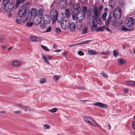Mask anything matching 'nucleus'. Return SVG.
<instances>
[{
    "instance_id": "nucleus-24",
    "label": "nucleus",
    "mask_w": 135,
    "mask_h": 135,
    "mask_svg": "<svg viewBox=\"0 0 135 135\" xmlns=\"http://www.w3.org/2000/svg\"><path fill=\"white\" fill-rule=\"evenodd\" d=\"M88 53L90 55H94L97 54L96 51L90 50H88Z\"/></svg>"
},
{
    "instance_id": "nucleus-38",
    "label": "nucleus",
    "mask_w": 135,
    "mask_h": 135,
    "mask_svg": "<svg viewBox=\"0 0 135 135\" xmlns=\"http://www.w3.org/2000/svg\"><path fill=\"white\" fill-rule=\"evenodd\" d=\"M101 75L104 77L106 78H108V76L107 74L105 73L102 72L101 74Z\"/></svg>"
},
{
    "instance_id": "nucleus-51",
    "label": "nucleus",
    "mask_w": 135,
    "mask_h": 135,
    "mask_svg": "<svg viewBox=\"0 0 135 135\" xmlns=\"http://www.w3.org/2000/svg\"><path fill=\"white\" fill-rule=\"evenodd\" d=\"M46 25L45 23L42 24L41 25V28H44L45 27Z\"/></svg>"
},
{
    "instance_id": "nucleus-29",
    "label": "nucleus",
    "mask_w": 135,
    "mask_h": 135,
    "mask_svg": "<svg viewBox=\"0 0 135 135\" xmlns=\"http://www.w3.org/2000/svg\"><path fill=\"white\" fill-rule=\"evenodd\" d=\"M133 81H128L126 82V83L127 85L133 86Z\"/></svg>"
},
{
    "instance_id": "nucleus-32",
    "label": "nucleus",
    "mask_w": 135,
    "mask_h": 135,
    "mask_svg": "<svg viewBox=\"0 0 135 135\" xmlns=\"http://www.w3.org/2000/svg\"><path fill=\"white\" fill-rule=\"evenodd\" d=\"M120 30L125 31L128 30V29L124 26H121L120 28Z\"/></svg>"
},
{
    "instance_id": "nucleus-56",
    "label": "nucleus",
    "mask_w": 135,
    "mask_h": 135,
    "mask_svg": "<svg viewBox=\"0 0 135 135\" xmlns=\"http://www.w3.org/2000/svg\"><path fill=\"white\" fill-rule=\"evenodd\" d=\"M128 89L127 88H125L124 89V91L126 93H127L128 91Z\"/></svg>"
},
{
    "instance_id": "nucleus-59",
    "label": "nucleus",
    "mask_w": 135,
    "mask_h": 135,
    "mask_svg": "<svg viewBox=\"0 0 135 135\" xmlns=\"http://www.w3.org/2000/svg\"><path fill=\"white\" fill-rule=\"evenodd\" d=\"M108 127H109V130H110V129L111 128V127L110 126V124L109 123H108Z\"/></svg>"
},
{
    "instance_id": "nucleus-62",
    "label": "nucleus",
    "mask_w": 135,
    "mask_h": 135,
    "mask_svg": "<svg viewBox=\"0 0 135 135\" xmlns=\"http://www.w3.org/2000/svg\"><path fill=\"white\" fill-rule=\"evenodd\" d=\"M133 86H135V81H133Z\"/></svg>"
},
{
    "instance_id": "nucleus-14",
    "label": "nucleus",
    "mask_w": 135,
    "mask_h": 135,
    "mask_svg": "<svg viewBox=\"0 0 135 135\" xmlns=\"http://www.w3.org/2000/svg\"><path fill=\"white\" fill-rule=\"evenodd\" d=\"M37 10L35 8H32L31 10V15L32 16H37Z\"/></svg>"
},
{
    "instance_id": "nucleus-20",
    "label": "nucleus",
    "mask_w": 135,
    "mask_h": 135,
    "mask_svg": "<svg viewBox=\"0 0 135 135\" xmlns=\"http://www.w3.org/2000/svg\"><path fill=\"white\" fill-rule=\"evenodd\" d=\"M65 15L66 17H69L70 15V10L69 9H66L65 12Z\"/></svg>"
},
{
    "instance_id": "nucleus-49",
    "label": "nucleus",
    "mask_w": 135,
    "mask_h": 135,
    "mask_svg": "<svg viewBox=\"0 0 135 135\" xmlns=\"http://www.w3.org/2000/svg\"><path fill=\"white\" fill-rule=\"evenodd\" d=\"M13 112L16 114H20L21 113V112L19 110L15 111Z\"/></svg>"
},
{
    "instance_id": "nucleus-39",
    "label": "nucleus",
    "mask_w": 135,
    "mask_h": 135,
    "mask_svg": "<svg viewBox=\"0 0 135 135\" xmlns=\"http://www.w3.org/2000/svg\"><path fill=\"white\" fill-rule=\"evenodd\" d=\"M113 1V0H110L109 1L110 6L111 7H113L114 6V3H112Z\"/></svg>"
},
{
    "instance_id": "nucleus-27",
    "label": "nucleus",
    "mask_w": 135,
    "mask_h": 135,
    "mask_svg": "<svg viewBox=\"0 0 135 135\" xmlns=\"http://www.w3.org/2000/svg\"><path fill=\"white\" fill-rule=\"evenodd\" d=\"M58 0H54L52 4H51V7H52V6H57V2Z\"/></svg>"
},
{
    "instance_id": "nucleus-3",
    "label": "nucleus",
    "mask_w": 135,
    "mask_h": 135,
    "mask_svg": "<svg viewBox=\"0 0 135 135\" xmlns=\"http://www.w3.org/2000/svg\"><path fill=\"white\" fill-rule=\"evenodd\" d=\"M63 18H62L61 20H58L57 22L58 23H61V27L63 29H66L68 28L69 27L70 22L68 20H62Z\"/></svg>"
},
{
    "instance_id": "nucleus-2",
    "label": "nucleus",
    "mask_w": 135,
    "mask_h": 135,
    "mask_svg": "<svg viewBox=\"0 0 135 135\" xmlns=\"http://www.w3.org/2000/svg\"><path fill=\"white\" fill-rule=\"evenodd\" d=\"M83 118L85 122L89 124L94 127H98L96 122L91 117L88 116H84L83 117Z\"/></svg>"
},
{
    "instance_id": "nucleus-30",
    "label": "nucleus",
    "mask_w": 135,
    "mask_h": 135,
    "mask_svg": "<svg viewBox=\"0 0 135 135\" xmlns=\"http://www.w3.org/2000/svg\"><path fill=\"white\" fill-rule=\"evenodd\" d=\"M104 30V28L103 26H102L98 28L96 30V31L99 32L102 31Z\"/></svg>"
},
{
    "instance_id": "nucleus-7",
    "label": "nucleus",
    "mask_w": 135,
    "mask_h": 135,
    "mask_svg": "<svg viewBox=\"0 0 135 135\" xmlns=\"http://www.w3.org/2000/svg\"><path fill=\"white\" fill-rule=\"evenodd\" d=\"M121 11L120 10L117 9L115 10L113 12V16L116 20L120 18L121 16Z\"/></svg>"
},
{
    "instance_id": "nucleus-50",
    "label": "nucleus",
    "mask_w": 135,
    "mask_h": 135,
    "mask_svg": "<svg viewBox=\"0 0 135 135\" xmlns=\"http://www.w3.org/2000/svg\"><path fill=\"white\" fill-rule=\"evenodd\" d=\"M51 27L50 26H49V28L45 31L46 32H49L51 31Z\"/></svg>"
},
{
    "instance_id": "nucleus-21",
    "label": "nucleus",
    "mask_w": 135,
    "mask_h": 135,
    "mask_svg": "<svg viewBox=\"0 0 135 135\" xmlns=\"http://www.w3.org/2000/svg\"><path fill=\"white\" fill-rule=\"evenodd\" d=\"M73 9L75 10H77L80 7V5L79 4H74L73 6Z\"/></svg>"
},
{
    "instance_id": "nucleus-12",
    "label": "nucleus",
    "mask_w": 135,
    "mask_h": 135,
    "mask_svg": "<svg viewBox=\"0 0 135 135\" xmlns=\"http://www.w3.org/2000/svg\"><path fill=\"white\" fill-rule=\"evenodd\" d=\"M42 58L45 60V62L48 64H49V61H48L47 60H50L52 58V56L48 55L45 56L44 55H42Z\"/></svg>"
},
{
    "instance_id": "nucleus-10",
    "label": "nucleus",
    "mask_w": 135,
    "mask_h": 135,
    "mask_svg": "<svg viewBox=\"0 0 135 135\" xmlns=\"http://www.w3.org/2000/svg\"><path fill=\"white\" fill-rule=\"evenodd\" d=\"M58 4L60 8H65L67 6V2L66 0H60Z\"/></svg>"
},
{
    "instance_id": "nucleus-13",
    "label": "nucleus",
    "mask_w": 135,
    "mask_h": 135,
    "mask_svg": "<svg viewBox=\"0 0 135 135\" xmlns=\"http://www.w3.org/2000/svg\"><path fill=\"white\" fill-rule=\"evenodd\" d=\"M94 105L98 106L102 108H106L107 107V105L105 104L100 102H96L94 103Z\"/></svg>"
},
{
    "instance_id": "nucleus-47",
    "label": "nucleus",
    "mask_w": 135,
    "mask_h": 135,
    "mask_svg": "<svg viewBox=\"0 0 135 135\" xmlns=\"http://www.w3.org/2000/svg\"><path fill=\"white\" fill-rule=\"evenodd\" d=\"M16 22L17 23L21 25L22 24V22H21L20 20H19L18 19H17L16 20Z\"/></svg>"
},
{
    "instance_id": "nucleus-5",
    "label": "nucleus",
    "mask_w": 135,
    "mask_h": 135,
    "mask_svg": "<svg viewBox=\"0 0 135 135\" xmlns=\"http://www.w3.org/2000/svg\"><path fill=\"white\" fill-rule=\"evenodd\" d=\"M134 22V19L133 17L127 18L126 19V23L127 27L129 28L132 27L133 25Z\"/></svg>"
},
{
    "instance_id": "nucleus-15",
    "label": "nucleus",
    "mask_w": 135,
    "mask_h": 135,
    "mask_svg": "<svg viewBox=\"0 0 135 135\" xmlns=\"http://www.w3.org/2000/svg\"><path fill=\"white\" fill-rule=\"evenodd\" d=\"M91 41L90 40H86L84 41H83V42H81L80 43L78 44H72L71 45H70V47H74L76 45H83L85 44H87L89 42H90Z\"/></svg>"
},
{
    "instance_id": "nucleus-28",
    "label": "nucleus",
    "mask_w": 135,
    "mask_h": 135,
    "mask_svg": "<svg viewBox=\"0 0 135 135\" xmlns=\"http://www.w3.org/2000/svg\"><path fill=\"white\" fill-rule=\"evenodd\" d=\"M107 13L106 12H104L102 15V18L103 21H105L106 17L107 16Z\"/></svg>"
},
{
    "instance_id": "nucleus-17",
    "label": "nucleus",
    "mask_w": 135,
    "mask_h": 135,
    "mask_svg": "<svg viewBox=\"0 0 135 135\" xmlns=\"http://www.w3.org/2000/svg\"><path fill=\"white\" fill-rule=\"evenodd\" d=\"M30 39L33 41H38L40 40V38L34 36H30Z\"/></svg>"
},
{
    "instance_id": "nucleus-37",
    "label": "nucleus",
    "mask_w": 135,
    "mask_h": 135,
    "mask_svg": "<svg viewBox=\"0 0 135 135\" xmlns=\"http://www.w3.org/2000/svg\"><path fill=\"white\" fill-rule=\"evenodd\" d=\"M113 55L115 57H117L118 55V53L116 50H114L113 51Z\"/></svg>"
},
{
    "instance_id": "nucleus-9",
    "label": "nucleus",
    "mask_w": 135,
    "mask_h": 135,
    "mask_svg": "<svg viewBox=\"0 0 135 135\" xmlns=\"http://www.w3.org/2000/svg\"><path fill=\"white\" fill-rule=\"evenodd\" d=\"M102 10V8L95 7L94 9V12L95 18H97L100 14V12Z\"/></svg>"
},
{
    "instance_id": "nucleus-6",
    "label": "nucleus",
    "mask_w": 135,
    "mask_h": 135,
    "mask_svg": "<svg viewBox=\"0 0 135 135\" xmlns=\"http://www.w3.org/2000/svg\"><path fill=\"white\" fill-rule=\"evenodd\" d=\"M50 14L52 16L53 22H55L58 18V13L57 11L55 9H53L51 11Z\"/></svg>"
},
{
    "instance_id": "nucleus-23",
    "label": "nucleus",
    "mask_w": 135,
    "mask_h": 135,
    "mask_svg": "<svg viewBox=\"0 0 135 135\" xmlns=\"http://www.w3.org/2000/svg\"><path fill=\"white\" fill-rule=\"evenodd\" d=\"M21 64V62L18 61H15L12 63V65L15 66H19Z\"/></svg>"
},
{
    "instance_id": "nucleus-44",
    "label": "nucleus",
    "mask_w": 135,
    "mask_h": 135,
    "mask_svg": "<svg viewBox=\"0 0 135 135\" xmlns=\"http://www.w3.org/2000/svg\"><path fill=\"white\" fill-rule=\"evenodd\" d=\"M87 32V29L86 28H85L84 29H83V34H85Z\"/></svg>"
},
{
    "instance_id": "nucleus-63",
    "label": "nucleus",
    "mask_w": 135,
    "mask_h": 135,
    "mask_svg": "<svg viewBox=\"0 0 135 135\" xmlns=\"http://www.w3.org/2000/svg\"><path fill=\"white\" fill-rule=\"evenodd\" d=\"M84 1V3H86L88 2V0H83Z\"/></svg>"
},
{
    "instance_id": "nucleus-41",
    "label": "nucleus",
    "mask_w": 135,
    "mask_h": 135,
    "mask_svg": "<svg viewBox=\"0 0 135 135\" xmlns=\"http://www.w3.org/2000/svg\"><path fill=\"white\" fill-rule=\"evenodd\" d=\"M110 20V17H109L108 18L107 20L105 21V23L107 25H108L109 24V21Z\"/></svg>"
},
{
    "instance_id": "nucleus-1",
    "label": "nucleus",
    "mask_w": 135,
    "mask_h": 135,
    "mask_svg": "<svg viewBox=\"0 0 135 135\" xmlns=\"http://www.w3.org/2000/svg\"><path fill=\"white\" fill-rule=\"evenodd\" d=\"M29 4V3H25L23 6L20 7L18 11V15L23 23L26 22L28 20V15L25 6Z\"/></svg>"
},
{
    "instance_id": "nucleus-11",
    "label": "nucleus",
    "mask_w": 135,
    "mask_h": 135,
    "mask_svg": "<svg viewBox=\"0 0 135 135\" xmlns=\"http://www.w3.org/2000/svg\"><path fill=\"white\" fill-rule=\"evenodd\" d=\"M42 19V17H41L40 16H37V17L34 19V21L35 22V23L36 25H37L41 23Z\"/></svg>"
},
{
    "instance_id": "nucleus-45",
    "label": "nucleus",
    "mask_w": 135,
    "mask_h": 135,
    "mask_svg": "<svg viewBox=\"0 0 135 135\" xmlns=\"http://www.w3.org/2000/svg\"><path fill=\"white\" fill-rule=\"evenodd\" d=\"M55 31L56 32H61L60 29L59 27L56 28L55 30Z\"/></svg>"
},
{
    "instance_id": "nucleus-22",
    "label": "nucleus",
    "mask_w": 135,
    "mask_h": 135,
    "mask_svg": "<svg viewBox=\"0 0 135 135\" xmlns=\"http://www.w3.org/2000/svg\"><path fill=\"white\" fill-rule=\"evenodd\" d=\"M77 14L74 11H73L71 13V15L73 19V20H75L77 19Z\"/></svg>"
},
{
    "instance_id": "nucleus-8",
    "label": "nucleus",
    "mask_w": 135,
    "mask_h": 135,
    "mask_svg": "<svg viewBox=\"0 0 135 135\" xmlns=\"http://www.w3.org/2000/svg\"><path fill=\"white\" fill-rule=\"evenodd\" d=\"M77 20L79 21H81L84 18L85 15L84 12H78L77 13Z\"/></svg>"
},
{
    "instance_id": "nucleus-31",
    "label": "nucleus",
    "mask_w": 135,
    "mask_h": 135,
    "mask_svg": "<svg viewBox=\"0 0 135 135\" xmlns=\"http://www.w3.org/2000/svg\"><path fill=\"white\" fill-rule=\"evenodd\" d=\"M10 1V0H3L2 2L4 6L7 4V3H9V2H11Z\"/></svg>"
},
{
    "instance_id": "nucleus-19",
    "label": "nucleus",
    "mask_w": 135,
    "mask_h": 135,
    "mask_svg": "<svg viewBox=\"0 0 135 135\" xmlns=\"http://www.w3.org/2000/svg\"><path fill=\"white\" fill-rule=\"evenodd\" d=\"M44 11L43 9L40 8L38 11L37 16H39L41 17H42L43 16Z\"/></svg>"
},
{
    "instance_id": "nucleus-43",
    "label": "nucleus",
    "mask_w": 135,
    "mask_h": 135,
    "mask_svg": "<svg viewBox=\"0 0 135 135\" xmlns=\"http://www.w3.org/2000/svg\"><path fill=\"white\" fill-rule=\"evenodd\" d=\"M54 78H55V80H57L59 79L60 78V76L59 75H55L54 76Z\"/></svg>"
},
{
    "instance_id": "nucleus-34",
    "label": "nucleus",
    "mask_w": 135,
    "mask_h": 135,
    "mask_svg": "<svg viewBox=\"0 0 135 135\" xmlns=\"http://www.w3.org/2000/svg\"><path fill=\"white\" fill-rule=\"evenodd\" d=\"M41 47L44 50H45L46 51H49V49L46 46L41 45Z\"/></svg>"
},
{
    "instance_id": "nucleus-42",
    "label": "nucleus",
    "mask_w": 135,
    "mask_h": 135,
    "mask_svg": "<svg viewBox=\"0 0 135 135\" xmlns=\"http://www.w3.org/2000/svg\"><path fill=\"white\" fill-rule=\"evenodd\" d=\"M17 106L18 107H19L20 108L23 109H24L25 107L23 105L21 104H17Z\"/></svg>"
},
{
    "instance_id": "nucleus-33",
    "label": "nucleus",
    "mask_w": 135,
    "mask_h": 135,
    "mask_svg": "<svg viewBox=\"0 0 135 135\" xmlns=\"http://www.w3.org/2000/svg\"><path fill=\"white\" fill-rule=\"evenodd\" d=\"M57 110V109L56 108H54L49 110V111L52 113L56 112Z\"/></svg>"
},
{
    "instance_id": "nucleus-58",
    "label": "nucleus",
    "mask_w": 135,
    "mask_h": 135,
    "mask_svg": "<svg viewBox=\"0 0 135 135\" xmlns=\"http://www.w3.org/2000/svg\"><path fill=\"white\" fill-rule=\"evenodd\" d=\"M104 27L105 29H108V25H105L104 27Z\"/></svg>"
},
{
    "instance_id": "nucleus-52",
    "label": "nucleus",
    "mask_w": 135,
    "mask_h": 135,
    "mask_svg": "<svg viewBox=\"0 0 135 135\" xmlns=\"http://www.w3.org/2000/svg\"><path fill=\"white\" fill-rule=\"evenodd\" d=\"M4 40V37L3 36H1L0 37V41L1 42H3Z\"/></svg>"
},
{
    "instance_id": "nucleus-54",
    "label": "nucleus",
    "mask_w": 135,
    "mask_h": 135,
    "mask_svg": "<svg viewBox=\"0 0 135 135\" xmlns=\"http://www.w3.org/2000/svg\"><path fill=\"white\" fill-rule=\"evenodd\" d=\"M68 51H66L65 52H63L62 54V55L63 56H65L66 55H67L68 54Z\"/></svg>"
},
{
    "instance_id": "nucleus-36",
    "label": "nucleus",
    "mask_w": 135,
    "mask_h": 135,
    "mask_svg": "<svg viewBox=\"0 0 135 135\" xmlns=\"http://www.w3.org/2000/svg\"><path fill=\"white\" fill-rule=\"evenodd\" d=\"M33 25L32 22H28L26 24V26L28 27H30Z\"/></svg>"
},
{
    "instance_id": "nucleus-64",
    "label": "nucleus",
    "mask_w": 135,
    "mask_h": 135,
    "mask_svg": "<svg viewBox=\"0 0 135 135\" xmlns=\"http://www.w3.org/2000/svg\"><path fill=\"white\" fill-rule=\"evenodd\" d=\"M2 47L4 49H5L6 48V46H3Z\"/></svg>"
},
{
    "instance_id": "nucleus-40",
    "label": "nucleus",
    "mask_w": 135,
    "mask_h": 135,
    "mask_svg": "<svg viewBox=\"0 0 135 135\" xmlns=\"http://www.w3.org/2000/svg\"><path fill=\"white\" fill-rule=\"evenodd\" d=\"M78 54L80 56H83L84 55V53L81 51H80L78 52Z\"/></svg>"
},
{
    "instance_id": "nucleus-4",
    "label": "nucleus",
    "mask_w": 135,
    "mask_h": 135,
    "mask_svg": "<svg viewBox=\"0 0 135 135\" xmlns=\"http://www.w3.org/2000/svg\"><path fill=\"white\" fill-rule=\"evenodd\" d=\"M14 7V3L11 2L4 6V8L6 11L9 12L13 10Z\"/></svg>"
},
{
    "instance_id": "nucleus-16",
    "label": "nucleus",
    "mask_w": 135,
    "mask_h": 135,
    "mask_svg": "<svg viewBox=\"0 0 135 135\" xmlns=\"http://www.w3.org/2000/svg\"><path fill=\"white\" fill-rule=\"evenodd\" d=\"M69 27L70 31L71 32H73L75 29V25L74 22H72L71 24H70Z\"/></svg>"
},
{
    "instance_id": "nucleus-61",
    "label": "nucleus",
    "mask_w": 135,
    "mask_h": 135,
    "mask_svg": "<svg viewBox=\"0 0 135 135\" xmlns=\"http://www.w3.org/2000/svg\"><path fill=\"white\" fill-rule=\"evenodd\" d=\"M61 51V50H55V52H58L60 51Z\"/></svg>"
},
{
    "instance_id": "nucleus-48",
    "label": "nucleus",
    "mask_w": 135,
    "mask_h": 135,
    "mask_svg": "<svg viewBox=\"0 0 135 135\" xmlns=\"http://www.w3.org/2000/svg\"><path fill=\"white\" fill-rule=\"evenodd\" d=\"M40 82L41 83H45L46 81V80L44 79H42L40 80Z\"/></svg>"
},
{
    "instance_id": "nucleus-55",
    "label": "nucleus",
    "mask_w": 135,
    "mask_h": 135,
    "mask_svg": "<svg viewBox=\"0 0 135 135\" xmlns=\"http://www.w3.org/2000/svg\"><path fill=\"white\" fill-rule=\"evenodd\" d=\"M132 125L133 128L135 129V121H134Z\"/></svg>"
},
{
    "instance_id": "nucleus-46",
    "label": "nucleus",
    "mask_w": 135,
    "mask_h": 135,
    "mask_svg": "<svg viewBox=\"0 0 135 135\" xmlns=\"http://www.w3.org/2000/svg\"><path fill=\"white\" fill-rule=\"evenodd\" d=\"M23 109L26 110H30L31 109V108H30L28 107L25 106Z\"/></svg>"
},
{
    "instance_id": "nucleus-57",
    "label": "nucleus",
    "mask_w": 135,
    "mask_h": 135,
    "mask_svg": "<svg viewBox=\"0 0 135 135\" xmlns=\"http://www.w3.org/2000/svg\"><path fill=\"white\" fill-rule=\"evenodd\" d=\"M87 7L86 6H84L83 7V9L85 11H87Z\"/></svg>"
},
{
    "instance_id": "nucleus-26",
    "label": "nucleus",
    "mask_w": 135,
    "mask_h": 135,
    "mask_svg": "<svg viewBox=\"0 0 135 135\" xmlns=\"http://www.w3.org/2000/svg\"><path fill=\"white\" fill-rule=\"evenodd\" d=\"M97 26V24L95 23L94 21H93L92 22V26L91 27L92 30H95Z\"/></svg>"
},
{
    "instance_id": "nucleus-53",
    "label": "nucleus",
    "mask_w": 135,
    "mask_h": 135,
    "mask_svg": "<svg viewBox=\"0 0 135 135\" xmlns=\"http://www.w3.org/2000/svg\"><path fill=\"white\" fill-rule=\"evenodd\" d=\"M109 53L108 52H103L102 54L103 55H106L108 54Z\"/></svg>"
},
{
    "instance_id": "nucleus-18",
    "label": "nucleus",
    "mask_w": 135,
    "mask_h": 135,
    "mask_svg": "<svg viewBox=\"0 0 135 135\" xmlns=\"http://www.w3.org/2000/svg\"><path fill=\"white\" fill-rule=\"evenodd\" d=\"M76 25L77 28L79 30L82 27L83 23L81 21H78L76 22Z\"/></svg>"
},
{
    "instance_id": "nucleus-25",
    "label": "nucleus",
    "mask_w": 135,
    "mask_h": 135,
    "mask_svg": "<svg viewBox=\"0 0 135 135\" xmlns=\"http://www.w3.org/2000/svg\"><path fill=\"white\" fill-rule=\"evenodd\" d=\"M118 62L120 65L124 64L125 63V61L122 59H120L118 60Z\"/></svg>"
},
{
    "instance_id": "nucleus-60",
    "label": "nucleus",
    "mask_w": 135,
    "mask_h": 135,
    "mask_svg": "<svg viewBox=\"0 0 135 135\" xmlns=\"http://www.w3.org/2000/svg\"><path fill=\"white\" fill-rule=\"evenodd\" d=\"M53 47L55 49H56L57 48V46L56 44H54L53 45Z\"/></svg>"
},
{
    "instance_id": "nucleus-35",
    "label": "nucleus",
    "mask_w": 135,
    "mask_h": 135,
    "mask_svg": "<svg viewBox=\"0 0 135 135\" xmlns=\"http://www.w3.org/2000/svg\"><path fill=\"white\" fill-rule=\"evenodd\" d=\"M50 126L48 124H46L44 125L43 126V128L44 129L50 128Z\"/></svg>"
}]
</instances>
